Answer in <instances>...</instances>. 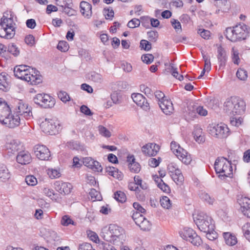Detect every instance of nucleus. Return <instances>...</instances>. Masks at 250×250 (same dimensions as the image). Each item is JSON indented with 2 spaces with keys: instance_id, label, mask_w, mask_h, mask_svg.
Returning a JSON list of instances; mask_svg holds the SVG:
<instances>
[{
  "instance_id": "obj_1",
  "label": "nucleus",
  "mask_w": 250,
  "mask_h": 250,
  "mask_svg": "<svg viewBox=\"0 0 250 250\" xmlns=\"http://www.w3.org/2000/svg\"><path fill=\"white\" fill-rule=\"evenodd\" d=\"M14 72L18 78L24 80L30 84L36 85L42 82L41 77L38 74L39 72L28 66H17L14 68Z\"/></svg>"
},
{
  "instance_id": "obj_2",
  "label": "nucleus",
  "mask_w": 250,
  "mask_h": 250,
  "mask_svg": "<svg viewBox=\"0 0 250 250\" xmlns=\"http://www.w3.org/2000/svg\"><path fill=\"white\" fill-rule=\"evenodd\" d=\"M245 103L240 98L232 96L226 99L224 110L230 116L243 114L245 110Z\"/></svg>"
},
{
  "instance_id": "obj_3",
  "label": "nucleus",
  "mask_w": 250,
  "mask_h": 250,
  "mask_svg": "<svg viewBox=\"0 0 250 250\" xmlns=\"http://www.w3.org/2000/svg\"><path fill=\"white\" fill-rule=\"evenodd\" d=\"M249 32L247 25L241 23L233 27H228L226 30V35L228 39L235 42L246 39Z\"/></svg>"
},
{
  "instance_id": "obj_4",
  "label": "nucleus",
  "mask_w": 250,
  "mask_h": 250,
  "mask_svg": "<svg viewBox=\"0 0 250 250\" xmlns=\"http://www.w3.org/2000/svg\"><path fill=\"white\" fill-rule=\"evenodd\" d=\"M13 18H8L3 15L0 20V37L1 38L10 39L15 34V27L14 26Z\"/></svg>"
},
{
  "instance_id": "obj_5",
  "label": "nucleus",
  "mask_w": 250,
  "mask_h": 250,
  "mask_svg": "<svg viewBox=\"0 0 250 250\" xmlns=\"http://www.w3.org/2000/svg\"><path fill=\"white\" fill-rule=\"evenodd\" d=\"M214 168L219 177L224 179L227 177H230L232 174V167L230 163L224 157L219 158L215 161Z\"/></svg>"
},
{
  "instance_id": "obj_6",
  "label": "nucleus",
  "mask_w": 250,
  "mask_h": 250,
  "mask_svg": "<svg viewBox=\"0 0 250 250\" xmlns=\"http://www.w3.org/2000/svg\"><path fill=\"white\" fill-rule=\"evenodd\" d=\"M199 229L203 232L212 231L214 224L211 217L206 214L200 213L198 215L196 221Z\"/></svg>"
},
{
  "instance_id": "obj_7",
  "label": "nucleus",
  "mask_w": 250,
  "mask_h": 250,
  "mask_svg": "<svg viewBox=\"0 0 250 250\" xmlns=\"http://www.w3.org/2000/svg\"><path fill=\"white\" fill-rule=\"evenodd\" d=\"M170 149L173 154L183 163L186 165L190 163L192 160L190 155L181 147L178 143L172 141L170 143Z\"/></svg>"
},
{
  "instance_id": "obj_8",
  "label": "nucleus",
  "mask_w": 250,
  "mask_h": 250,
  "mask_svg": "<svg viewBox=\"0 0 250 250\" xmlns=\"http://www.w3.org/2000/svg\"><path fill=\"white\" fill-rule=\"evenodd\" d=\"M40 126L42 131L50 135L58 133L60 129V122L55 119H45Z\"/></svg>"
},
{
  "instance_id": "obj_9",
  "label": "nucleus",
  "mask_w": 250,
  "mask_h": 250,
  "mask_svg": "<svg viewBox=\"0 0 250 250\" xmlns=\"http://www.w3.org/2000/svg\"><path fill=\"white\" fill-rule=\"evenodd\" d=\"M15 112L22 119L30 120L33 118L32 108L22 101L17 100Z\"/></svg>"
},
{
  "instance_id": "obj_10",
  "label": "nucleus",
  "mask_w": 250,
  "mask_h": 250,
  "mask_svg": "<svg viewBox=\"0 0 250 250\" xmlns=\"http://www.w3.org/2000/svg\"><path fill=\"white\" fill-rule=\"evenodd\" d=\"M156 98L158 100V103L163 112L166 115L172 113L173 106L172 102L165 99V94L161 91H156L155 92Z\"/></svg>"
},
{
  "instance_id": "obj_11",
  "label": "nucleus",
  "mask_w": 250,
  "mask_h": 250,
  "mask_svg": "<svg viewBox=\"0 0 250 250\" xmlns=\"http://www.w3.org/2000/svg\"><path fill=\"white\" fill-rule=\"evenodd\" d=\"M209 133L217 138H226L229 135V129L224 124L212 125L208 127Z\"/></svg>"
},
{
  "instance_id": "obj_12",
  "label": "nucleus",
  "mask_w": 250,
  "mask_h": 250,
  "mask_svg": "<svg viewBox=\"0 0 250 250\" xmlns=\"http://www.w3.org/2000/svg\"><path fill=\"white\" fill-rule=\"evenodd\" d=\"M179 233L183 239L190 242L195 246H199L202 243L201 238L192 229L184 228Z\"/></svg>"
},
{
  "instance_id": "obj_13",
  "label": "nucleus",
  "mask_w": 250,
  "mask_h": 250,
  "mask_svg": "<svg viewBox=\"0 0 250 250\" xmlns=\"http://www.w3.org/2000/svg\"><path fill=\"white\" fill-rule=\"evenodd\" d=\"M34 101L35 104L45 108H52L55 104V99L44 93L37 94L34 98Z\"/></svg>"
},
{
  "instance_id": "obj_14",
  "label": "nucleus",
  "mask_w": 250,
  "mask_h": 250,
  "mask_svg": "<svg viewBox=\"0 0 250 250\" xmlns=\"http://www.w3.org/2000/svg\"><path fill=\"white\" fill-rule=\"evenodd\" d=\"M132 217L141 229L143 230H148L151 228V224L143 215L139 212L133 213Z\"/></svg>"
},
{
  "instance_id": "obj_15",
  "label": "nucleus",
  "mask_w": 250,
  "mask_h": 250,
  "mask_svg": "<svg viewBox=\"0 0 250 250\" xmlns=\"http://www.w3.org/2000/svg\"><path fill=\"white\" fill-rule=\"evenodd\" d=\"M23 120L17 114H11V113L8 115L2 124L9 128H15L20 125L21 122Z\"/></svg>"
},
{
  "instance_id": "obj_16",
  "label": "nucleus",
  "mask_w": 250,
  "mask_h": 250,
  "mask_svg": "<svg viewBox=\"0 0 250 250\" xmlns=\"http://www.w3.org/2000/svg\"><path fill=\"white\" fill-rule=\"evenodd\" d=\"M35 153L37 157L41 160H48L51 156L49 149L43 145L36 146Z\"/></svg>"
},
{
  "instance_id": "obj_17",
  "label": "nucleus",
  "mask_w": 250,
  "mask_h": 250,
  "mask_svg": "<svg viewBox=\"0 0 250 250\" xmlns=\"http://www.w3.org/2000/svg\"><path fill=\"white\" fill-rule=\"evenodd\" d=\"M131 98L133 102L144 110L147 111L149 109V104L142 94L140 93H133L131 95Z\"/></svg>"
},
{
  "instance_id": "obj_18",
  "label": "nucleus",
  "mask_w": 250,
  "mask_h": 250,
  "mask_svg": "<svg viewBox=\"0 0 250 250\" xmlns=\"http://www.w3.org/2000/svg\"><path fill=\"white\" fill-rule=\"evenodd\" d=\"M240 210L243 214L250 218V199L247 197H241L238 199Z\"/></svg>"
},
{
  "instance_id": "obj_19",
  "label": "nucleus",
  "mask_w": 250,
  "mask_h": 250,
  "mask_svg": "<svg viewBox=\"0 0 250 250\" xmlns=\"http://www.w3.org/2000/svg\"><path fill=\"white\" fill-rule=\"evenodd\" d=\"M83 165L92 169L93 171L101 172L102 171L103 168L99 162L94 160L91 157H85L83 159Z\"/></svg>"
},
{
  "instance_id": "obj_20",
  "label": "nucleus",
  "mask_w": 250,
  "mask_h": 250,
  "mask_svg": "<svg viewBox=\"0 0 250 250\" xmlns=\"http://www.w3.org/2000/svg\"><path fill=\"white\" fill-rule=\"evenodd\" d=\"M11 112V108L7 103L0 98V123L4 122L6 117Z\"/></svg>"
},
{
  "instance_id": "obj_21",
  "label": "nucleus",
  "mask_w": 250,
  "mask_h": 250,
  "mask_svg": "<svg viewBox=\"0 0 250 250\" xmlns=\"http://www.w3.org/2000/svg\"><path fill=\"white\" fill-rule=\"evenodd\" d=\"M142 150L146 155L153 156H155L159 150V146L155 144L149 143L144 146Z\"/></svg>"
},
{
  "instance_id": "obj_22",
  "label": "nucleus",
  "mask_w": 250,
  "mask_h": 250,
  "mask_svg": "<svg viewBox=\"0 0 250 250\" xmlns=\"http://www.w3.org/2000/svg\"><path fill=\"white\" fill-rule=\"evenodd\" d=\"M55 188L61 194H67L71 192L72 185L68 183L56 181L55 183Z\"/></svg>"
},
{
  "instance_id": "obj_23",
  "label": "nucleus",
  "mask_w": 250,
  "mask_h": 250,
  "mask_svg": "<svg viewBox=\"0 0 250 250\" xmlns=\"http://www.w3.org/2000/svg\"><path fill=\"white\" fill-rule=\"evenodd\" d=\"M217 53L219 69L223 68L226 65L227 59L226 51L222 46L219 45L217 48Z\"/></svg>"
},
{
  "instance_id": "obj_24",
  "label": "nucleus",
  "mask_w": 250,
  "mask_h": 250,
  "mask_svg": "<svg viewBox=\"0 0 250 250\" xmlns=\"http://www.w3.org/2000/svg\"><path fill=\"white\" fill-rule=\"evenodd\" d=\"M81 12L83 16L87 19H90L92 16V6L88 2L83 1L80 3Z\"/></svg>"
},
{
  "instance_id": "obj_25",
  "label": "nucleus",
  "mask_w": 250,
  "mask_h": 250,
  "mask_svg": "<svg viewBox=\"0 0 250 250\" xmlns=\"http://www.w3.org/2000/svg\"><path fill=\"white\" fill-rule=\"evenodd\" d=\"M16 159L18 163L21 165H27L31 161V156L28 152L22 151L18 153Z\"/></svg>"
},
{
  "instance_id": "obj_26",
  "label": "nucleus",
  "mask_w": 250,
  "mask_h": 250,
  "mask_svg": "<svg viewBox=\"0 0 250 250\" xmlns=\"http://www.w3.org/2000/svg\"><path fill=\"white\" fill-rule=\"evenodd\" d=\"M194 138L199 144L203 143L205 141L204 133L201 127L197 125L194 127L193 132Z\"/></svg>"
},
{
  "instance_id": "obj_27",
  "label": "nucleus",
  "mask_w": 250,
  "mask_h": 250,
  "mask_svg": "<svg viewBox=\"0 0 250 250\" xmlns=\"http://www.w3.org/2000/svg\"><path fill=\"white\" fill-rule=\"evenodd\" d=\"M8 75L4 72L0 74V89L3 91H7L10 88Z\"/></svg>"
},
{
  "instance_id": "obj_28",
  "label": "nucleus",
  "mask_w": 250,
  "mask_h": 250,
  "mask_svg": "<svg viewBox=\"0 0 250 250\" xmlns=\"http://www.w3.org/2000/svg\"><path fill=\"white\" fill-rule=\"evenodd\" d=\"M11 173L7 167L3 164H0V180L6 182L10 179Z\"/></svg>"
},
{
  "instance_id": "obj_29",
  "label": "nucleus",
  "mask_w": 250,
  "mask_h": 250,
  "mask_svg": "<svg viewBox=\"0 0 250 250\" xmlns=\"http://www.w3.org/2000/svg\"><path fill=\"white\" fill-rule=\"evenodd\" d=\"M215 5L218 8L216 13H219L221 11L222 13L226 12L229 9V4L227 0H219L217 1Z\"/></svg>"
},
{
  "instance_id": "obj_30",
  "label": "nucleus",
  "mask_w": 250,
  "mask_h": 250,
  "mask_svg": "<svg viewBox=\"0 0 250 250\" xmlns=\"http://www.w3.org/2000/svg\"><path fill=\"white\" fill-rule=\"evenodd\" d=\"M110 228L114 241L116 240L117 238L123 237V230L122 228L115 225H110Z\"/></svg>"
},
{
  "instance_id": "obj_31",
  "label": "nucleus",
  "mask_w": 250,
  "mask_h": 250,
  "mask_svg": "<svg viewBox=\"0 0 250 250\" xmlns=\"http://www.w3.org/2000/svg\"><path fill=\"white\" fill-rule=\"evenodd\" d=\"M224 238L226 243L229 246H234L237 243L236 236L229 232L224 233Z\"/></svg>"
},
{
  "instance_id": "obj_32",
  "label": "nucleus",
  "mask_w": 250,
  "mask_h": 250,
  "mask_svg": "<svg viewBox=\"0 0 250 250\" xmlns=\"http://www.w3.org/2000/svg\"><path fill=\"white\" fill-rule=\"evenodd\" d=\"M200 198L204 202L209 205H213L215 201L214 198L206 192L200 193Z\"/></svg>"
},
{
  "instance_id": "obj_33",
  "label": "nucleus",
  "mask_w": 250,
  "mask_h": 250,
  "mask_svg": "<svg viewBox=\"0 0 250 250\" xmlns=\"http://www.w3.org/2000/svg\"><path fill=\"white\" fill-rule=\"evenodd\" d=\"M173 180L177 184H182L184 180V176L180 170H177V171L170 175Z\"/></svg>"
},
{
  "instance_id": "obj_34",
  "label": "nucleus",
  "mask_w": 250,
  "mask_h": 250,
  "mask_svg": "<svg viewBox=\"0 0 250 250\" xmlns=\"http://www.w3.org/2000/svg\"><path fill=\"white\" fill-rule=\"evenodd\" d=\"M43 193L52 200H57L59 198L58 194L55 192L54 190L49 188H44L42 190Z\"/></svg>"
},
{
  "instance_id": "obj_35",
  "label": "nucleus",
  "mask_w": 250,
  "mask_h": 250,
  "mask_svg": "<svg viewBox=\"0 0 250 250\" xmlns=\"http://www.w3.org/2000/svg\"><path fill=\"white\" fill-rule=\"evenodd\" d=\"M106 172L108 174L113 176V177L120 179L122 177V174L121 172H119L118 170L114 167H106Z\"/></svg>"
},
{
  "instance_id": "obj_36",
  "label": "nucleus",
  "mask_w": 250,
  "mask_h": 250,
  "mask_svg": "<svg viewBox=\"0 0 250 250\" xmlns=\"http://www.w3.org/2000/svg\"><path fill=\"white\" fill-rule=\"evenodd\" d=\"M101 237L107 242H114V240L112 235L111 230L110 227L108 229H104L102 230L101 234Z\"/></svg>"
},
{
  "instance_id": "obj_37",
  "label": "nucleus",
  "mask_w": 250,
  "mask_h": 250,
  "mask_svg": "<svg viewBox=\"0 0 250 250\" xmlns=\"http://www.w3.org/2000/svg\"><path fill=\"white\" fill-rule=\"evenodd\" d=\"M6 147L9 150L8 152L14 153L19 149V145L15 140H12L6 144Z\"/></svg>"
},
{
  "instance_id": "obj_38",
  "label": "nucleus",
  "mask_w": 250,
  "mask_h": 250,
  "mask_svg": "<svg viewBox=\"0 0 250 250\" xmlns=\"http://www.w3.org/2000/svg\"><path fill=\"white\" fill-rule=\"evenodd\" d=\"M61 224L63 226L66 227L70 224L75 226L76 224L69 215H65L62 217Z\"/></svg>"
},
{
  "instance_id": "obj_39",
  "label": "nucleus",
  "mask_w": 250,
  "mask_h": 250,
  "mask_svg": "<svg viewBox=\"0 0 250 250\" xmlns=\"http://www.w3.org/2000/svg\"><path fill=\"white\" fill-rule=\"evenodd\" d=\"M155 181L157 183L158 187L164 192L168 193L170 192V188L167 185L165 184L162 179L157 178Z\"/></svg>"
},
{
  "instance_id": "obj_40",
  "label": "nucleus",
  "mask_w": 250,
  "mask_h": 250,
  "mask_svg": "<svg viewBox=\"0 0 250 250\" xmlns=\"http://www.w3.org/2000/svg\"><path fill=\"white\" fill-rule=\"evenodd\" d=\"M236 77L240 81H245L248 78V73L246 70L243 68H239L236 72Z\"/></svg>"
},
{
  "instance_id": "obj_41",
  "label": "nucleus",
  "mask_w": 250,
  "mask_h": 250,
  "mask_svg": "<svg viewBox=\"0 0 250 250\" xmlns=\"http://www.w3.org/2000/svg\"><path fill=\"white\" fill-rule=\"evenodd\" d=\"M231 58L233 62L238 65L240 62V58L239 56V52L238 49L233 47L231 49Z\"/></svg>"
},
{
  "instance_id": "obj_42",
  "label": "nucleus",
  "mask_w": 250,
  "mask_h": 250,
  "mask_svg": "<svg viewBox=\"0 0 250 250\" xmlns=\"http://www.w3.org/2000/svg\"><path fill=\"white\" fill-rule=\"evenodd\" d=\"M114 198L119 202L124 203L126 200V196L124 192L121 191H117L114 194Z\"/></svg>"
},
{
  "instance_id": "obj_43",
  "label": "nucleus",
  "mask_w": 250,
  "mask_h": 250,
  "mask_svg": "<svg viewBox=\"0 0 250 250\" xmlns=\"http://www.w3.org/2000/svg\"><path fill=\"white\" fill-rule=\"evenodd\" d=\"M47 173L51 179L58 178L61 176L60 170L57 169L48 168L47 170Z\"/></svg>"
},
{
  "instance_id": "obj_44",
  "label": "nucleus",
  "mask_w": 250,
  "mask_h": 250,
  "mask_svg": "<svg viewBox=\"0 0 250 250\" xmlns=\"http://www.w3.org/2000/svg\"><path fill=\"white\" fill-rule=\"evenodd\" d=\"M160 203L162 207L166 209H169L172 206V204L168 197L167 196H163L161 199H160Z\"/></svg>"
},
{
  "instance_id": "obj_45",
  "label": "nucleus",
  "mask_w": 250,
  "mask_h": 250,
  "mask_svg": "<svg viewBox=\"0 0 250 250\" xmlns=\"http://www.w3.org/2000/svg\"><path fill=\"white\" fill-rule=\"evenodd\" d=\"M98 131L99 134L104 137L109 138L111 136L110 131L103 125H99L98 126Z\"/></svg>"
},
{
  "instance_id": "obj_46",
  "label": "nucleus",
  "mask_w": 250,
  "mask_h": 250,
  "mask_svg": "<svg viewBox=\"0 0 250 250\" xmlns=\"http://www.w3.org/2000/svg\"><path fill=\"white\" fill-rule=\"evenodd\" d=\"M97 247L100 250H116L112 245L103 241L99 242Z\"/></svg>"
},
{
  "instance_id": "obj_47",
  "label": "nucleus",
  "mask_w": 250,
  "mask_h": 250,
  "mask_svg": "<svg viewBox=\"0 0 250 250\" xmlns=\"http://www.w3.org/2000/svg\"><path fill=\"white\" fill-rule=\"evenodd\" d=\"M242 230L245 237L250 242V223L244 224Z\"/></svg>"
},
{
  "instance_id": "obj_48",
  "label": "nucleus",
  "mask_w": 250,
  "mask_h": 250,
  "mask_svg": "<svg viewBox=\"0 0 250 250\" xmlns=\"http://www.w3.org/2000/svg\"><path fill=\"white\" fill-rule=\"evenodd\" d=\"M8 51L15 56H17L20 54V50L14 43L9 44L8 47Z\"/></svg>"
},
{
  "instance_id": "obj_49",
  "label": "nucleus",
  "mask_w": 250,
  "mask_h": 250,
  "mask_svg": "<svg viewBox=\"0 0 250 250\" xmlns=\"http://www.w3.org/2000/svg\"><path fill=\"white\" fill-rule=\"evenodd\" d=\"M25 182L29 186H34L38 183L37 179L33 175H28L25 177Z\"/></svg>"
},
{
  "instance_id": "obj_50",
  "label": "nucleus",
  "mask_w": 250,
  "mask_h": 250,
  "mask_svg": "<svg viewBox=\"0 0 250 250\" xmlns=\"http://www.w3.org/2000/svg\"><path fill=\"white\" fill-rule=\"evenodd\" d=\"M57 48L62 52H66L68 50L69 45L65 41H60L59 42Z\"/></svg>"
},
{
  "instance_id": "obj_51",
  "label": "nucleus",
  "mask_w": 250,
  "mask_h": 250,
  "mask_svg": "<svg viewBox=\"0 0 250 250\" xmlns=\"http://www.w3.org/2000/svg\"><path fill=\"white\" fill-rule=\"evenodd\" d=\"M89 195L91 197V199L94 200H100L101 195L98 191L95 189L92 188L89 192Z\"/></svg>"
},
{
  "instance_id": "obj_52",
  "label": "nucleus",
  "mask_w": 250,
  "mask_h": 250,
  "mask_svg": "<svg viewBox=\"0 0 250 250\" xmlns=\"http://www.w3.org/2000/svg\"><path fill=\"white\" fill-rule=\"evenodd\" d=\"M171 23L177 32L182 31L181 24L178 20L172 19L171 20Z\"/></svg>"
},
{
  "instance_id": "obj_53",
  "label": "nucleus",
  "mask_w": 250,
  "mask_h": 250,
  "mask_svg": "<svg viewBox=\"0 0 250 250\" xmlns=\"http://www.w3.org/2000/svg\"><path fill=\"white\" fill-rule=\"evenodd\" d=\"M203 58L205 62V65L204 69L207 72H209L211 69V63L210 61V58L206 56L205 55L203 54Z\"/></svg>"
},
{
  "instance_id": "obj_54",
  "label": "nucleus",
  "mask_w": 250,
  "mask_h": 250,
  "mask_svg": "<svg viewBox=\"0 0 250 250\" xmlns=\"http://www.w3.org/2000/svg\"><path fill=\"white\" fill-rule=\"evenodd\" d=\"M58 97L64 103L69 101L70 98L68 94L65 91H60L58 94Z\"/></svg>"
},
{
  "instance_id": "obj_55",
  "label": "nucleus",
  "mask_w": 250,
  "mask_h": 250,
  "mask_svg": "<svg viewBox=\"0 0 250 250\" xmlns=\"http://www.w3.org/2000/svg\"><path fill=\"white\" fill-rule=\"evenodd\" d=\"M141 59L143 62L147 64H149L153 62L154 60V57L152 54H147L146 55H143L141 57Z\"/></svg>"
},
{
  "instance_id": "obj_56",
  "label": "nucleus",
  "mask_w": 250,
  "mask_h": 250,
  "mask_svg": "<svg viewBox=\"0 0 250 250\" xmlns=\"http://www.w3.org/2000/svg\"><path fill=\"white\" fill-rule=\"evenodd\" d=\"M140 24V21L139 19L134 18L130 20L127 23V26L130 28H134L138 27Z\"/></svg>"
},
{
  "instance_id": "obj_57",
  "label": "nucleus",
  "mask_w": 250,
  "mask_h": 250,
  "mask_svg": "<svg viewBox=\"0 0 250 250\" xmlns=\"http://www.w3.org/2000/svg\"><path fill=\"white\" fill-rule=\"evenodd\" d=\"M170 66L171 67L172 76L180 81L183 80V76L182 75H179L177 68H174L172 64H170Z\"/></svg>"
},
{
  "instance_id": "obj_58",
  "label": "nucleus",
  "mask_w": 250,
  "mask_h": 250,
  "mask_svg": "<svg viewBox=\"0 0 250 250\" xmlns=\"http://www.w3.org/2000/svg\"><path fill=\"white\" fill-rule=\"evenodd\" d=\"M128 167L131 171L138 172L140 170V165L137 162L130 163L128 164Z\"/></svg>"
},
{
  "instance_id": "obj_59",
  "label": "nucleus",
  "mask_w": 250,
  "mask_h": 250,
  "mask_svg": "<svg viewBox=\"0 0 250 250\" xmlns=\"http://www.w3.org/2000/svg\"><path fill=\"white\" fill-rule=\"evenodd\" d=\"M87 235L91 240L97 244H98L101 241L97 234L93 231H89L87 233Z\"/></svg>"
},
{
  "instance_id": "obj_60",
  "label": "nucleus",
  "mask_w": 250,
  "mask_h": 250,
  "mask_svg": "<svg viewBox=\"0 0 250 250\" xmlns=\"http://www.w3.org/2000/svg\"><path fill=\"white\" fill-rule=\"evenodd\" d=\"M91 80L94 82L101 83L103 82L102 76L97 73H93L91 76Z\"/></svg>"
},
{
  "instance_id": "obj_61",
  "label": "nucleus",
  "mask_w": 250,
  "mask_h": 250,
  "mask_svg": "<svg viewBox=\"0 0 250 250\" xmlns=\"http://www.w3.org/2000/svg\"><path fill=\"white\" fill-rule=\"evenodd\" d=\"M148 38L151 42H155L158 37V34L157 31H150L147 32Z\"/></svg>"
},
{
  "instance_id": "obj_62",
  "label": "nucleus",
  "mask_w": 250,
  "mask_h": 250,
  "mask_svg": "<svg viewBox=\"0 0 250 250\" xmlns=\"http://www.w3.org/2000/svg\"><path fill=\"white\" fill-rule=\"evenodd\" d=\"M243 122V119L241 117L232 118L230 120V124L232 125L239 126Z\"/></svg>"
},
{
  "instance_id": "obj_63",
  "label": "nucleus",
  "mask_w": 250,
  "mask_h": 250,
  "mask_svg": "<svg viewBox=\"0 0 250 250\" xmlns=\"http://www.w3.org/2000/svg\"><path fill=\"white\" fill-rule=\"evenodd\" d=\"M206 233L207 238L210 240H214L217 237V234L214 231V229H213L212 231H209V232H204Z\"/></svg>"
},
{
  "instance_id": "obj_64",
  "label": "nucleus",
  "mask_w": 250,
  "mask_h": 250,
  "mask_svg": "<svg viewBox=\"0 0 250 250\" xmlns=\"http://www.w3.org/2000/svg\"><path fill=\"white\" fill-rule=\"evenodd\" d=\"M140 47L145 50H149L151 48V44L146 40H142L140 42Z\"/></svg>"
}]
</instances>
